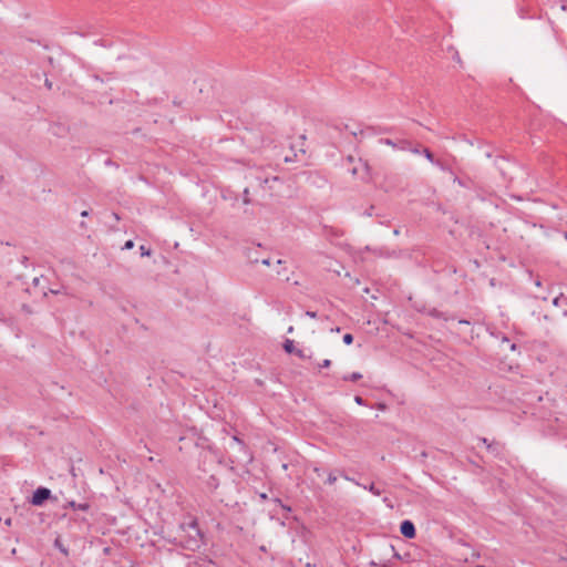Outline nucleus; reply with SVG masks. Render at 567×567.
Here are the masks:
<instances>
[{
    "instance_id": "f257e3e1",
    "label": "nucleus",
    "mask_w": 567,
    "mask_h": 567,
    "mask_svg": "<svg viewBox=\"0 0 567 567\" xmlns=\"http://www.w3.org/2000/svg\"><path fill=\"white\" fill-rule=\"evenodd\" d=\"M179 528L187 533L185 537L181 536L179 542L177 543L184 549L195 551L199 549L203 545L204 535L198 527L197 519H192L187 524H181Z\"/></svg>"
},
{
    "instance_id": "f03ea898",
    "label": "nucleus",
    "mask_w": 567,
    "mask_h": 567,
    "mask_svg": "<svg viewBox=\"0 0 567 567\" xmlns=\"http://www.w3.org/2000/svg\"><path fill=\"white\" fill-rule=\"evenodd\" d=\"M243 141L251 148L258 150L264 146L270 145L275 142L272 136L271 127L267 125H262L258 128L247 130L243 135Z\"/></svg>"
},
{
    "instance_id": "7ed1b4c3",
    "label": "nucleus",
    "mask_w": 567,
    "mask_h": 567,
    "mask_svg": "<svg viewBox=\"0 0 567 567\" xmlns=\"http://www.w3.org/2000/svg\"><path fill=\"white\" fill-rule=\"evenodd\" d=\"M51 497H52L51 489H49L48 487H44V486H40L33 492V494L30 498V503L33 506H42Z\"/></svg>"
},
{
    "instance_id": "20e7f679",
    "label": "nucleus",
    "mask_w": 567,
    "mask_h": 567,
    "mask_svg": "<svg viewBox=\"0 0 567 567\" xmlns=\"http://www.w3.org/2000/svg\"><path fill=\"white\" fill-rule=\"evenodd\" d=\"M400 533L405 537V538H409V539H412L416 536V529H415V525L412 520L410 519H404L403 522H401L400 524Z\"/></svg>"
},
{
    "instance_id": "39448f33",
    "label": "nucleus",
    "mask_w": 567,
    "mask_h": 567,
    "mask_svg": "<svg viewBox=\"0 0 567 567\" xmlns=\"http://www.w3.org/2000/svg\"><path fill=\"white\" fill-rule=\"evenodd\" d=\"M379 142L381 144H385V145L392 146V147L401 150V151H406L408 146L411 145V142L408 140L393 141L391 138H380Z\"/></svg>"
},
{
    "instance_id": "423d86ee",
    "label": "nucleus",
    "mask_w": 567,
    "mask_h": 567,
    "mask_svg": "<svg viewBox=\"0 0 567 567\" xmlns=\"http://www.w3.org/2000/svg\"><path fill=\"white\" fill-rule=\"evenodd\" d=\"M282 347H284V350H285L287 353H289V354L295 353L296 355H298V357H299V358H301V359H302V358H305V355H303V351H302V350H298V349H296L293 340H291V339H286V340H285V342H284V344H282Z\"/></svg>"
},
{
    "instance_id": "0eeeda50",
    "label": "nucleus",
    "mask_w": 567,
    "mask_h": 567,
    "mask_svg": "<svg viewBox=\"0 0 567 567\" xmlns=\"http://www.w3.org/2000/svg\"><path fill=\"white\" fill-rule=\"evenodd\" d=\"M64 507L65 508L70 507L72 509H74V511L86 512L90 508V504L89 503H76L74 501H70V502H68V504Z\"/></svg>"
},
{
    "instance_id": "6e6552de",
    "label": "nucleus",
    "mask_w": 567,
    "mask_h": 567,
    "mask_svg": "<svg viewBox=\"0 0 567 567\" xmlns=\"http://www.w3.org/2000/svg\"><path fill=\"white\" fill-rule=\"evenodd\" d=\"M487 451L493 455L498 456L503 452V445L497 441H493L487 445Z\"/></svg>"
},
{
    "instance_id": "1a4fd4ad",
    "label": "nucleus",
    "mask_w": 567,
    "mask_h": 567,
    "mask_svg": "<svg viewBox=\"0 0 567 567\" xmlns=\"http://www.w3.org/2000/svg\"><path fill=\"white\" fill-rule=\"evenodd\" d=\"M53 546L54 548H56L60 553H62L65 557L69 556V548L63 544L62 539L60 536H58L55 539H54V543H53Z\"/></svg>"
},
{
    "instance_id": "9d476101",
    "label": "nucleus",
    "mask_w": 567,
    "mask_h": 567,
    "mask_svg": "<svg viewBox=\"0 0 567 567\" xmlns=\"http://www.w3.org/2000/svg\"><path fill=\"white\" fill-rule=\"evenodd\" d=\"M422 154L424 155V157L431 162L432 164L434 165H440V161H436L434 158V154L427 148V147H423L422 148Z\"/></svg>"
},
{
    "instance_id": "9b49d317",
    "label": "nucleus",
    "mask_w": 567,
    "mask_h": 567,
    "mask_svg": "<svg viewBox=\"0 0 567 567\" xmlns=\"http://www.w3.org/2000/svg\"><path fill=\"white\" fill-rule=\"evenodd\" d=\"M427 315L432 318H436V319H443V320H447L449 318L445 316L444 312L440 311L439 309L436 308H432L427 311Z\"/></svg>"
},
{
    "instance_id": "f8f14e48",
    "label": "nucleus",
    "mask_w": 567,
    "mask_h": 567,
    "mask_svg": "<svg viewBox=\"0 0 567 567\" xmlns=\"http://www.w3.org/2000/svg\"><path fill=\"white\" fill-rule=\"evenodd\" d=\"M361 379H362V374L360 372H352V373H349V374H344L342 377L343 381H351V382H357V381H359Z\"/></svg>"
},
{
    "instance_id": "ddd939ff",
    "label": "nucleus",
    "mask_w": 567,
    "mask_h": 567,
    "mask_svg": "<svg viewBox=\"0 0 567 567\" xmlns=\"http://www.w3.org/2000/svg\"><path fill=\"white\" fill-rule=\"evenodd\" d=\"M371 132L372 134H381V133H389L391 128L389 127H379L378 130L373 127H367L365 130H361L360 134H364L365 132Z\"/></svg>"
},
{
    "instance_id": "4468645a",
    "label": "nucleus",
    "mask_w": 567,
    "mask_h": 567,
    "mask_svg": "<svg viewBox=\"0 0 567 567\" xmlns=\"http://www.w3.org/2000/svg\"><path fill=\"white\" fill-rule=\"evenodd\" d=\"M363 488L368 489L369 492H371L375 496H380L381 493H382V491L374 483H371L368 486L363 485Z\"/></svg>"
},
{
    "instance_id": "2eb2a0df",
    "label": "nucleus",
    "mask_w": 567,
    "mask_h": 567,
    "mask_svg": "<svg viewBox=\"0 0 567 567\" xmlns=\"http://www.w3.org/2000/svg\"><path fill=\"white\" fill-rule=\"evenodd\" d=\"M454 183H457L462 187H470L471 181L470 179H462L457 176L454 177Z\"/></svg>"
},
{
    "instance_id": "dca6fc26",
    "label": "nucleus",
    "mask_w": 567,
    "mask_h": 567,
    "mask_svg": "<svg viewBox=\"0 0 567 567\" xmlns=\"http://www.w3.org/2000/svg\"><path fill=\"white\" fill-rule=\"evenodd\" d=\"M406 151H410L414 154H422V148H421V145L420 144H416L415 146H413L412 144L410 146H408V150Z\"/></svg>"
},
{
    "instance_id": "f3484780",
    "label": "nucleus",
    "mask_w": 567,
    "mask_h": 567,
    "mask_svg": "<svg viewBox=\"0 0 567 567\" xmlns=\"http://www.w3.org/2000/svg\"><path fill=\"white\" fill-rule=\"evenodd\" d=\"M344 344L350 346L353 342V336L351 333H346L342 338Z\"/></svg>"
},
{
    "instance_id": "a211bd4d",
    "label": "nucleus",
    "mask_w": 567,
    "mask_h": 567,
    "mask_svg": "<svg viewBox=\"0 0 567 567\" xmlns=\"http://www.w3.org/2000/svg\"><path fill=\"white\" fill-rule=\"evenodd\" d=\"M140 251H141L142 257L151 256V254H152V250L150 248L145 247L144 245L140 246Z\"/></svg>"
},
{
    "instance_id": "6ab92c4d",
    "label": "nucleus",
    "mask_w": 567,
    "mask_h": 567,
    "mask_svg": "<svg viewBox=\"0 0 567 567\" xmlns=\"http://www.w3.org/2000/svg\"><path fill=\"white\" fill-rule=\"evenodd\" d=\"M134 247V241L132 239H128L125 241L124 246L122 247L123 250H130Z\"/></svg>"
},
{
    "instance_id": "aec40b11",
    "label": "nucleus",
    "mask_w": 567,
    "mask_h": 567,
    "mask_svg": "<svg viewBox=\"0 0 567 567\" xmlns=\"http://www.w3.org/2000/svg\"><path fill=\"white\" fill-rule=\"evenodd\" d=\"M208 485H209L210 487L217 488V486H218V481H217V478H216L215 476H210V477H209V481H208Z\"/></svg>"
},
{
    "instance_id": "412c9836",
    "label": "nucleus",
    "mask_w": 567,
    "mask_h": 567,
    "mask_svg": "<svg viewBox=\"0 0 567 567\" xmlns=\"http://www.w3.org/2000/svg\"><path fill=\"white\" fill-rule=\"evenodd\" d=\"M337 482V476L333 473H330L327 478V484L333 485Z\"/></svg>"
},
{
    "instance_id": "4be33fe9",
    "label": "nucleus",
    "mask_w": 567,
    "mask_h": 567,
    "mask_svg": "<svg viewBox=\"0 0 567 567\" xmlns=\"http://www.w3.org/2000/svg\"><path fill=\"white\" fill-rule=\"evenodd\" d=\"M354 402H355L357 404H359V405H367L365 400H364L362 396H360V395H355V396H354Z\"/></svg>"
},
{
    "instance_id": "5701e85b",
    "label": "nucleus",
    "mask_w": 567,
    "mask_h": 567,
    "mask_svg": "<svg viewBox=\"0 0 567 567\" xmlns=\"http://www.w3.org/2000/svg\"><path fill=\"white\" fill-rule=\"evenodd\" d=\"M331 365V360L324 359L320 364L319 368H329Z\"/></svg>"
},
{
    "instance_id": "b1692460",
    "label": "nucleus",
    "mask_w": 567,
    "mask_h": 567,
    "mask_svg": "<svg viewBox=\"0 0 567 567\" xmlns=\"http://www.w3.org/2000/svg\"><path fill=\"white\" fill-rule=\"evenodd\" d=\"M287 514L291 513L292 512V508L291 506L289 505H286V504H281L280 506Z\"/></svg>"
},
{
    "instance_id": "393cba45",
    "label": "nucleus",
    "mask_w": 567,
    "mask_h": 567,
    "mask_svg": "<svg viewBox=\"0 0 567 567\" xmlns=\"http://www.w3.org/2000/svg\"><path fill=\"white\" fill-rule=\"evenodd\" d=\"M373 210H374V206H370V207L364 212V215H367V216H372V215H373Z\"/></svg>"
},
{
    "instance_id": "a878e982",
    "label": "nucleus",
    "mask_w": 567,
    "mask_h": 567,
    "mask_svg": "<svg viewBox=\"0 0 567 567\" xmlns=\"http://www.w3.org/2000/svg\"><path fill=\"white\" fill-rule=\"evenodd\" d=\"M248 258H249L250 262H252V264H257V262H259V261H260V260L257 258V256H254V257H252L250 254L248 255Z\"/></svg>"
},
{
    "instance_id": "bb28decb",
    "label": "nucleus",
    "mask_w": 567,
    "mask_h": 567,
    "mask_svg": "<svg viewBox=\"0 0 567 567\" xmlns=\"http://www.w3.org/2000/svg\"><path fill=\"white\" fill-rule=\"evenodd\" d=\"M306 316H308L309 318L315 319V318H317V312H316V311H310V310H308V311L306 312Z\"/></svg>"
},
{
    "instance_id": "cd10ccee",
    "label": "nucleus",
    "mask_w": 567,
    "mask_h": 567,
    "mask_svg": "<svg viewBox=\"0 0 567 567\" xmlns=\"http://www.w3.org/2000/svg\"><path fill=\"white\" fill-rule=\"evenodd\" d=\"M260 262L265 266H270L271 265V260L270 258H265V259H261Z\"/></svg>"
},
{
    "instance_id": "c85d7f7f",
    "label": "nucleus",
    "mask_w": 567,
    "mask_h": 567,
    "mask_svg": "<svg viewBox=\"0 0 567 567\" xmlns=\"http://www.w3.org/2000/svg\"><path fill=\"white\" fill-rule=\"evenodd\" d=\"M44 85L47 86V89L51 90L52 89V82L45 78V81H44Z\"/></svg>"
},
{
    "instance_id": "c756f323",
    "label": "nucleus",
    "mask_w": 567,
    "mask_h": 567,
    "mask_svg": "<svg viewBox=\"0 0 567 567\" xmlns=\"http://www.w3.org/2000/svg\"><path fill=\"white\" fill-rule=\"evenodd\" d=\"M41 279H42V278H40V277H35V278L33 279V281H32L33 286H34V287H38V286L40 285V282H41Z\"/></svg>"
},
{
    "instance_id": "7c9ffc66",
    "label": "nucleus",
    "mask_w": 567,
    "mask_h": 567,
    "mask_svg": "<svg viewBox=\"0 0 567 567\" xmlns=\"http://www.w3.org/2000/svg\"><path fill=\"white\" fill-rule=\"evenodd\" d=\"M341 476H342L344 480H347V481H350V482L355 483L357 485H360V484H359L358 482H355L353 478L349 477L348 475H346V474H343V473L341 474Z\"/></svg>"
},
{
    "instance_id": "2f4dec72",
    "label": "nucleus",
    "mask_w": 567,
    "mask_h": 567,
    "mask_svg": "<svg viewBox=\"0 0 567 567\" xmlns=\"http://www.w3.org/2000/svg\"><path fill=\"white\" fill-rule=\"evenodd\" d=\"M480 441L486 446L491 444V442L486 437H481Z\"/></svg>"
},
{
    "instance_id": "473e14b6",
    "label": "nucleus",
    "mask_w": 567,
    "mask_h": 567,
    "mask_svg": "<svg viewBox=\"0 0 567 567\" xmlns=\"http://www.w3.org/2000/svg\"><path fill=\"white\" fill-rule=\"evenodd\" d=\"M272 502L278 504L279 506H281V504H284L282 501L278 497L274 498Z\"/></svg>"
},
{
    "instance_id": "72a5a7b5",
    "label": "nucleus",
    "mask_w": 567,
    "mask_h": 567,
    "mask_svg": "<svg viewBox=\"0 0 567 567\" xmlns=\"http://www.w3.org/2000/svg\"><path fill=\"white\" fill-rule=\"evenodd\" d=\"M458 323L460 324H470L471 322L466 319H461V320H458Z\"/></svg>"
},
{
    "instance_id": "f704fd0d",
    "label": "nucleus",
    "mask_w": 567,
    "mask_h": 567,
    "mask_svg": "<svg viewBox=\"0 0 567 567\" xmlns=\"http://www.w3.org/2000/svg\"><path fill=\"white\" fill-rule=\"evenodd\" d=\"M509 348H511L512 351H515L517 346H516V343H512Z\"/></svg>"
},
{
    "instance_id": "c9c22d12",
    "label": "nucleus",
    "mask_w": 567,
    "mask_h": 567,
    "mask_svg": "<svg viewBox=\"0 0 567 567\" xmlns=\"http://www.w3.org/2000/svg\"><path fill=\"white\" fill-rule=\"evenodd\" d=\"M87 215H89V212H87V210H83V212L81 213V216H82V217H86Z\"/></svg>"
},
{
    "instance_id": "e433bc0d",
    "label": "nucleus",
    "mask_w": 567,
    "mask_h": 567,
    "mask_svg": "<svg viewBox=\"0 0 567 567\" xmlns=\"http://www.w3.org/2000/svg\"><path fill=\"white\" fill-rule=\"evenodd\" d=\"M558 302H559V298H558V297H556V298L554 299L553 303H554L555 306H558Z\"/></svg>"
},
{
    "instance_id": "4c0bfd02",
    "label": "nucleus",
    "mask_w": 567,
    "mask_h": 567,
    "mask_svg": "<svg viewBox=\"0 0 567 567\" xmlns=\"http://www.w3.org/2000/svg\"><path fill=\"white\" fill-rule=\"evenodd\" d=\"M260 498H261V499H267V498H268V497H267V494H266V493L260 494Z\"/></svg>"
},
{
    "instance_id": "58836bf2",
    "label": "nucleus",
    "mask_w": 567,
    "mask_h": 567,
    "mask_svg": "<svg viewBox=\"0 0 567 567\" xmlns=\"http://www.w3.org/2000/svg\"><path fill=\"white\" fill-rule=\"evenodd\" d=\"M287 332H288V333H292V332H293V327H292V326H290V327L288 328Z\"/></svg>"
},
{
    "instance_id": "ea45409f",
    "label": "nucleus",
    "mask_w": 567,
    "mask_h": 567,
    "mask_svg": "<svg viewBox=\"0 0 567 567\" xmlns=\"http://www.w3.org/2000/svg\"><path fill=\"white\" fill-rule=\"evenodd\" d=\"M4 523H6V525L10 526L11 525V518L6 519Z\"/></svg>"
},
{
    "instance_id": "a19ab883",
    "label": "nucleus",
    "mask_w": 567,
    "mask_h": 567,
    "mask_svg": "<svg viewBox=\"0 0 567 567\" xmlns=\"http://www.w3.org/2000/svg\"><path fill=\"white\" fill-rule=\"evenodd\" d=\"M305 567H316V565L311 564V563H307Z\"/></svg>"
},
{
    "instance_id": "79ce46f5",
    "label": "nucleus",
    "mask_w": 567,
    "mask_h": 567,
    "mask_svg": "<svg viewBox=\"0 0 567 567\" xmlns=\"http://www.w3.org/2000/svg\"><path fill=\"white\" fill-rule=\"evenodd\" d=\"M363 166H364V168H365L367 171H369V168H370V167H369V165H368V163H367V162H364V163H363Z\"/></svg>"
},
{
    "instance_id": "37998d69",
    "label": "nucleus",
    "mask_w": 567,
    "mask_h": 567,
    "mask_svg": "<svg viewBox=\"0 0 567 567\" xmlns=\"http://www.w3.org/2000/svg\"><path fill=\"white\" fill-rule=\"evenodd\" d=\"M393 234L398 236L400 234L399 229H394Z\"/></svg>"
},
{
    "instance_id": "c03bdc74",
    "label": "nucleus",
    "mask_w": 567,
    "mask_h": 567,
    "mask_svg": "<svg viewBox=\"0 0 567 567\" xmlns=\"http://www.w3.org/2000/svg\"><path fill=\"white\" fill-rule=\"evenodd\" d=\"M384 408H385V405H384V404H379V409H380V410H383Z\"/></svg>"
},
{
    "instance_id": "a18cd8bd",
    "label": "nucleus",
    "mask_w": 567,
    "mask_h": 567,
    "mask_svg": "<svg viewBox=\"0 0 567 567\" xmlns=\"http://www.w3.org/2000/svg\"><path fill=\"white\" fill-rule=\"evenodd\" d=\"M276 264H277V265H281V264H282V260H281V259H278V260L276 261Z\"/></svg>"
},
{
    "instance_id": "49530a36",
    "label": "nucleus",
    "mask_w": 567,
    "mask_h": 567,
    "mask_svg": "<svg viewBox=\"0 0 567 567\" xmlns=\"http://www.w3.org/2000/svg\"><path fill=\"white\" fill-rule=\"evenodd\" d=\"M332 331H334V332H339V331H340V328L338 327V328H336V329H332Z\"/></svg>"
},
{
    "instance_id": "de8ad7c7",
    "label": "nucleus",
    "mask_w": 567,
    "mask_h": 567,
    "mask_svg": "<svg viewBox=\"0 0 567 567\" xmlns=\"http://www.w3.org/2000/svg\"><path fill=\"white\" fill-rule=\"evenodd\" d=\"M353 136H357V132L355 131H351L350 132Z\"/></svg>"
},
{
    "instance_id": "09e8293b",
    "label": "nucleus",
    "mask_w": 567,
    "mask_h": 567,
    "mask_svg": "<svg viewBox=\"0 0 567 567\" xmlns=\"http://www.w3.org/2000/svg\"><path fill=\"white\" fill-rule=\"evenodd\" d=\"M282 468H284V470H287V468H288V465H287V464H282Z\"/></svg>"
},
{
    "instance_id": "8fccbe9b",
    "label": "nucleus",
    "mask_w": 567,
    "mask_h": 567,
    "mask_svg": "<svg viewBox=\"0 0 567 567\" xmlns=\"http://www.w3.org/2000/svg\"><path fill=\"white\" fill-rule=\"evenodd\" d=\"M565 238L567 239V231L564 234Z\"/></svg>"
},
{
    "instance_id": "3c124183",
    "label": "nucleus",
    "mask_w": 567,
    "mask_h": 567,
    "mask_svg": "<svg viewBox=\"0 0 567 567\" xmlns=\"http://www.w3.org/2000/svg\"><path fill=\"white\" fill-rule=\"evenodd\" d=\"M564 315L567 316V311H565Z\"/></svg>"
},
{
    "instance_id": "603ef678",
    "label": "nucleus",
    "mask_w": 567,
    "mask_h": 567,
    "mask_svg": "<svg viewBox=\"0 0 567 567\" xmlns=\"http://www.w3.org/2000/svg\"><path fill=\"white\" fill-rule=\"evenodd\" d=\"M476 567H484V566H482V565H478V566H476Z\"/></svg>"
}]
</instances>
